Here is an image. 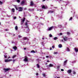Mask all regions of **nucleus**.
Wrapping results in <instances>:
<instances>
[{"instance_id": "obj_1", "label": "nucleus", "mask_w": 78, "mask_h": 78, "mask_svg": "<svg viewBox=\"0 0 78 78\" xmlns=\"http://www.w3.org/2000/svg\"><path fill=\"white\" fill-rule=\"evenodd\" d=\"M15 8L16 10H18V11H19L20 12H22V11H23V7H19L18 8H17V7L16 6H15Z\"/></svg>"}, {"instance_id": "obj_2", "label": "nucleus", "mask_w": 78, "mask_h": 78, "mask_svg": "<svg viewBox=\"0 0 78 78\" xmlns=\"http://www.w3.org/2000/svg\"><path fill=\"white\" fill-rule=\"evenodd\" d=\"M24 61L25 62H27V61L28 60V57H27V56H25L24 57Z\"/></svg>"}, {"instance_id": "obj_3", "label": "nucleus", "mask_w": 78, "mask_h": 78, "mask_svg": "<svg viewBox=\"0 0 78 78\" xmlns=\"http://www.w3.org/2000/svg\"><path fill=\"white\" fill-rule=\"evenodd\" d=\"M63 40L64 41H67V40H68V37L66 36H65L64 37H63Z\"/></svg>"}, {"instance_id": "obj_4", "label": "nucleus", "mask_w": 78, "mask_h": 78, "mask_svg": "<svg viewBox=\"0 0 78 78\" xmlns=\"http://www.w3.org/2000/svg\"><path fill=\"white\" fill-rule=\"evenodd\" d=\"M12 59H5V62H9V61H12Z\"/></svg>"}, {"instance_id": "obj_5", "label": "nucleus", "mask_w": 78, "mask_h": 78, "mask_svg": "<svg viewBox=\"0 0 78 78\" xmlns=\"http://www.w3.org/2000/svg\"><path fill=\"white\" fill-rule=\"evenodd\" d=\"M33 5H34V2H33V1H31L30 2V6H33Z\"/></svg>"}, {"instance_id": "obj_6", "label": "nucleus", "mask_w": 78, "mask_h": 78, "mask_svg": "<svg viewBox=\"0 0 78 78\" xmlns=\"http://www.w3.org/2000/svg\"><path fill=\"white\" fill-rule=\"evenodd\" d=\"M53 28V27L52 26L50 27L48 29V31H50V30H52V28Z\"/></svg>"}, {"instance_id": "obj_7", "label": "nucleus", "mask_w": 78, "mask_h": 78, "mask_svg": "<svg viewBox=\"0 0 78 78\" xmlns=\"http://www.w3.org/2000/svg\"><path fill=\"white\" fill-rule=\"evenodd\" d=\"M4 70H5V72H7V71H8V70H9V68L4 69Z\"/></svg>"}, {"instance_id": "obj_8", "label": "nucleus", "mask_w": 78, "mask_h": 78, "mask_svg": "<svg viewBox=\"0 0 78 78\" xmlns=\"http://www.w3.org/2000/svg\"><path fill=\"white\" fill-rule=\"evenodd\" d=\"M67 60H66L64 62V66H66V64H67Z\"/></svg>"}, {"instance_id": "obj_9", "label": "nucleus", "mask_w": 78, "mask_h": 78, "mask_svg": "<svg viewBox=\"0 0 78 78\" xmlns=\"http://www.w3.org/2000/svg\"><path fill=\"white\" fill-rule=\"evenodd\" d=\"M28 38L27 37H24L23 38V40H28Z\"/></svg>"}, {"instance_id": "obj_10", "label": "nucleus", "mask_w": 78, "mask_h": 78, "mask_svg": "<svg viewBox=\"0 0 78 78\" xmlns=\"http://www.w3.org/2000/svg\"><path fill=\"white\" fill-rule=\"evenodd\" d=\"M67 72L69 73H71V72H72V70H71V69L69 70H68Z\"/></svg>"}, {"instance_id": "obj_11", "label": "nucleus", "mask_w": 78, "mask_h": 78, "mask_svg": "<svg viewBox=\"0 0 78 78\" xmlns=\"http://www.w3.org/2000/svg\"><path fill=\"white\" fill-rule=\"evenodd\" d=\"M49 67H53V65L51 64H50L49 66Z\"/></svg>"}, {"instance_id": "obj_12", "label": "nucleus", "mask_w": 78, "mask_h": 78, "mask_svg": "<svg viewBox=\"0 0 78 78\" xmlns=\"http://www.w3.org/2000/svg\"><path fill=\"white\" fill-rule=\"evenodd\" d=\"M17 48L16 46L13 47V49H14V50H17Z\"/></svg>"}, {"instance_id": "obj_13", "label": "nucleus", "mask_w": 78, "mask_h": 78, "mask_svg": "<svg viewBox=\"0 0 78 78\" xmlns=\"http://www.w3.org/2000/svg\"><path fill=\"white\" fill-rule=\"evenodd\" d=\"M75 51L76 52H78V49H77L76 48H74Z\"/></svg>"}, {"instance_id": "obj_14", "label": "nucleus", "mask_w": 78, "mask_h": 78, "mask_svg": "<svg viewBox=\"0 0 78 78\" xmlns=\"http://www.w3.org/2000/svg\"><path fill=\"white\" fill-rule=\"evenodd\" d=\"M62 44H60L58 45V47L59 48H61V47H62Z\"/></svg>"}, {"instance_id": "obj_15", "label": "nucleus", "mask_w": 78, "mask_h": 78, "mask_svg": "<svg viewBox=\"0 0 78 78\" xmlns=\"http://www.w3.org/2000/svg\"><path fill=\"white\" fill-rule=\"evenodd\" d=\"M25 3V2L24 1H23L21 3V5H23Z\"/></svg>"}, {"instance_id": "obj_16", "label": "nucleus", "mask_w": 78, "mask_h": 78, "mask_svg": "<svg viewBox=\"0 0 78 78\" xmlns=\"http://www.w3.org/2000/svg\"><path fill=\"white\" fill-rule=\"evenodd\" d=\"M29 11H34V9H29Z\"/></svg>"}, {"instance_id": "obj_17", "label": "nucleus", "mask_w": 78, "mask_h": 78, "mask_svg": "<svg viewBox=\"0 0 78 78\" xmlns=\"http://www.w3.org/2000/svg\"><path fill=\"white\" fill-rule=\"evenodd\" d=\"M42 9H46V7L44 5H43L42 6Z\"/></svg>"}, {"instance_id": "obj_18", "label": "nucleus", "mask_w": 78, "mask_h": 78, "mask_svg": "<svg viewBox=\"0 0 78 78\" xmlns=\"http://www.w3.org/2000/svg\"><path fill=\"white\" fill-rule=\"evenodd\" d=\"M7 55V53L5 54V55H4V56L5 58H6L7 57V55Z\"/></svg>"}, {"instance_id": "obj_19", "label": "nucleus", "mask_w": 78, "mask_h": 78, "mask_svg": "<svg viewBox=\"0 0 78 78\" xmlns=\"http://www.w3.org/2000/svg\"><path fill=\"white\" fill-rule=\"evenodd\" d=\"M12 11L13 12H15V9L14 8H12Z\"/></svg>"}, {"instance_id": "obj_20", "label": "nucleus", "mask_w": 78, "mask_h": 78, "mask_svg": "<svg viewBox=\"0 0 78 78\" xmlns=\"http://www.w3.org/2000/svg\"><path fill=\"white\" fill-rule=\"evenodd\" d=\"M25 18H24L23 20L21 21V22H25Z\"/></svg>"}, {"instance_id": "obj_21", "label": "nucleus", "mask_w": 78, "mask_h": 78, "mask_svg": "<svg viewBox=\"0 0 78 78\" xmlns=\"http://www.w3.org/2000/svg\"><path fill=\"white\" fill-rule=\"evenodd\" d=\"M15 30H18V27H17V26H16L15 27Z\"/></svg>"}, {"instance_id": "obj_22", "label": "nucleus", "mask_w": 78, "mask_h": 78, "mask_svg": "<svg viewBox=\"0 0 78 78\" xmlns=\"http://www.w3.org/2000/svg\"><path fill=\"white\" fill-rule=\"evenodd\" d=\"M58 27L59 28H61L62 27V25H58Z\"/></svg>"}, {"instance_id": "obj_23", "label": "nucleus", "mask_w": 78, "mask_h": 78, "mask_svg": "<svg viewBox=\"0 0 78 78\" xmlns=\"http://www.w3.org/2000/svg\"><path fill=\"white\" fill-rule=\"evenodd\" d=\"M58 39V38L57 37H55L54 38V40H56Z\"/></svg>"}, {"instance_id": "obj_24", "label": "nucleus", "mask_w": 78, "mask_h": 78, "mask_svg": "<svg viewBox=\"0 0 78 78\" xmlns=\"http://www.w3.org/2000/svg\"><path fill=\"white\" fill-rule=\"evenodd\" d=\"M31 53H36V52L34 50H32L31 51Z\"/></svg>"}, {"instance_id": "obj_25", "label": "nucleus", "mask_w": 78, "mask_h": 78, "mask_svg": "<svg viewBox=\"0 0 78 78\" xmlns=\"http://www.w3.org/2000/svg\"><path fill=\"white\" fill-rule=\"evenodd\" d=\"M16 55H14L13 56V57H12V58L14 59V58H16Z\"/></svg>"}, {"instance_id": "obj_26", "label": "nucleus", "mask_w": 78, "mask_h": 78, "mask_svg": "<svg viewBox=\"0 0 78 78\" xmlns=\"http://www.w3.org/2000/svg\"><path fill=\"white\" fill-rule=\"evenodd\" d=\"M67 51H70V49H69V48H67Z\"/></svg>"}, {"instance_id": "obj_27", "label": "nucleus", "mask_w": 78, "mask_h": 78, "mask_svg": "<svg viewBox=\"0 0 78 78\" xmlns=\"http://www.w3.org/2000/svg\"><path fill=\"white\" fill-rule=\"evenodd\" d=\"M17 2L20 3V0H17Z\"/></svg>"}, {"instance_id": "obj_28", "label": "nucleus", "mask_w": 78, "mask_h": 78, "mask_svg": "<svg viewBox=\"0 0 78 78\" xmlns=\"http://www.w3.org/2000/svg\"><path fill=\"white\" fill-rule=\"evenodd\" d=\"M73 75H75L76 74V72H75V71H73Z\"/></svg>"}, {"instance_id": "obj_29", "label": "nucleus", "mask_w": 78, "mask_h": 78, "mask_svg": "<svg viewBox=\"0 0 78 78\" xmlns=\"http://www.w3.org/2000/svg\"><path fill=\"white\" fill-rule=\"evenodd\" d=\"M25 25H26V26H27L28 25V23L27 22H26L25 23Z\"/></svg>"}, {"instance_id": "obj_30", "label": "nucleus", "mask_w": 78, "mask_h": 78, "mask_svg": "<svg viewBox=\"0 0 78 78\" xmlns=\"http://www.w3.org/2000/svg\"><path fill=\"white\" fill-rule=\"evenodd\" d=\"M42 75L44 77H45L46 76H45V73L43 74Z\"/></svg>"}, {"instance_id": "obj_31", "label": "nucleus", "mask_w": 78, "mask_h": 78, "mask_svg": "<svg viewBox=\"0 0 78 78\" xmlns=\"http://www.w3.org/2000/svg\"><path fill=\"white\" fill-rule=\"evenodd\" d=\"M52 36H53L51 34H49V37H52Z\"/></svg>"}, {"instance_id": "obj_32", "label": "nucleus", "mask_w": 78, "mask_h": 78, "mask_svg": "<svg viewBox=\"0 0 78 78\" xmlns=\"http://www.w3.org/2000/svg\"><path fill=\"white\" fill-rule=\"evenodd\" d=\"M37 66L38 68H39V67H40V66H39V64H37Z\"/></svg>"}, {"instance_id": "obj_33", "label": "nucleus", "mask_w": 78, "mask_h": 78, "mask_svg": "<svg viewBox=\"0 0 78 78\" xmlns=\"http://www.w3.org/2000/svg\"><path fill=\"white\" fill-rule=\"evenodd\" d=\"M72 19H73L72 17H71L70 18V19H69V21L71 20H72Z\"/></svg>"}, {"instance_id": "obj_34", "label": "nucleus", "mask_w": 78, "mask_h": 78, "mask_svg": "<svg viewBox=\"0 0 78 78\" xmlns=\"http://www.w3.org/2000/svg\"><path fill=\"white\" fill-rule=\"evenodd\" d=\"M67 34L68 35H70V32H67Z\"/></svg>"}, {"instance_id": "obj_35", "label": "nucleus", "mask_w": 78, "mask_h": 78, "mask_svg": "<svg viewBox=\"0 0 78 78\" xmlns=\"http://www.w3.org/2000/svg\"><path fill=\"white\" fill-rule=\"evenodd\" d=\"M57 53H58V52H55L54 53V55H55V54H57Z\"/></svg>"}, {"instance_id": "obj_36", "label": "nucleus", "mask_w": 78, "mask_h": 78, "mask_svg": "<svg viewBox=\"0 0 78 78\" xmlns=\"http://www.w3.org/2000/svg\"><path fill=\"white\" fill-rule=\"evenodd\" d=\"M54 12L53 11H50L49 12L51 13H53Z\"/></svg>"}, {"instance_id": "obj_37", "label": "nucleus", "mask_w": 78, "mask_h": 78, "mask_svg": "<svg viewBox=\"0 0 78 78\" xmlns=\"http://www.w3.org/2000/svg\"><path fill=\"white\" fill-rule=\"evenodd\" d=\"M23 22L22 21H21V25H23Z\"/></svg>"}, {"instance_id": "obj_38", "label": "nucleus", "mask_w": 78, "mask_h": 78, "mask_svg": "<svg viewBox=\"0 0 78 78\" xmlns=\"http://www.w3.org/2000/svg\"><path fill=\"white\" fill-rule=\"evenodd\" d=\"M59 68H60V66H57V69H59Z\"/></svg>"}, {"instance_id": "obj_39", "label": "nucleus", "mask_w": 78, "mask_h": 78, "mask_svg": "<svg viewBox=\"0 0 78 78\" xmlns=\"http://www.w3.org/2000/svg\"><path fill=\"white\" fill-rule=\"evenodd\" d=\"M16 61V60H15V59L13 60V63H14V62H15V61Z\"/></svg>"}, {"instance_id": "obj_40", "label": "nucleus", "mask_w": 78, "mask_h": 78, "mask_svg": "<svg viewBox=\"0 0 78 78\" xmlns=\"http://www.w3.org/2000/svg\"><path fill=\"white\" fill-rule=\"evenodd\" d=\"M18 37L19 38H20L21 37H22V36H21L20 35H18Z\"/></svg>"}, {"instance_id": "obj_41", "label": "nucleus", "mask_w": 78, "mask_h": 78, "mask_svg": "<svg viewBox=\"0 0 78 78\" xmlns=\"http://www.w3.org/2000/svg\"><path fill=\"white\" fill-rule=\"evenodd\" d=\"M60 36H62V33H60L59 34Z\"/></svg>"}, {"instance_id": "obj_42", "label": "nucleus", "mask_w": 78, "mask_h": 78, "mask_svg": "<svg viewBox=\"0 0 78 78\" xmlns=\"http://www.w3.org/2000/svg\"><path fill=\"white\" fill-rule=\"evenodd\" d=\"M0 4H3V2H2V1H0Z\"/></svg>"}, {"instance_id": "obj_43", "label": "nucleus", "mask_w": 78, "mask_h": 78, "mask_svg": "<svg viewBox=\"0 0 78 78\" xmlns=\"http://www.w3.org/2000/svg\"><path fill=\"white\" fill-rule=\"evenodd\" d=\"M39 75V74H38V73H36V75L37 76H38V75Z\"/></svg>"}, {"instance_id": "obj_44", "label": "nucleus", "mask_w": 78, "mask_h": 78, "mask_svg": "<svg viewBox=\"0 0 78 78\" xmlns=\"http://www.w3.org/2000/svg\"><path fill=\"white\" fill-rule=\"evenodd\" d=\"M61 71H62V72H64V69H61Z\"/></svg>"}, {"instance_id": "obj_45", "label": "nucleus", "mask_w": 78, "mask_h": 78, "mask_svg": "<svg viewBox=\"0 0 78 78\" xmlns=\"http://www.w3.org/2000/svg\"><path fill=\"white\" fill-rule=\"evenodd\" d=\"M52 48H55V46H52Z\"/></svg>"}, {"instance_id": "obj_46", "label": "nucleus", "mask_w": 78, "mask_h": 78, "mask_svg": "<svg viewBox=\"0 0 78 78\" xmlns=\"http://www.w3.org/2000/svg\"><path fill=\"white\" fill-rule=\"evenodd\" d=\"M13 19H17V17H14Z\"/></svg>"}, {"instance_id": "obj_47", "label": "nucleus", "mask_w": 78, "mask_h": 78, "mask_svg": "<svg viewBox=\"0 0 78 78\" xmlns=\"http://www.w3.org/2000/svg\"><path fill=\"white\" fill-rule=\"evenodd\" d=\"M46 57L47 58H49V56H46Z\"/></svg>"}, {"instance_id": "obj_48", "label": "nucleus", "mask_w": 78, "mask_h": 78, "mask_svg": "<svg viewBox=\"0 0 78 78\" xmlns=\"http://www.w3.org/2000/svg\"><path fill=\"white\" fill-rule=\"evenodd\" d=\"M61 42H64V41H63V40H61Z\"/></svg>"}, {"instance_id": "obj_49", "label": "nucleus", "mask_w": 78, "mask_h": 78, "mask_svg": "<svg viewBox=\"0 0 78 78\" xmlns=\"http://www.w3.org/2000/svg\"><path fill=\"white\" fill-rule=\"evenodd\" d=\"M5 31H8V29H5Z\"/></svg>"}, {"instance_id": "obj_50", "label": "nucleus", "mask_w": 78, "mask_h": 78, "mask_svg": "<svg viewBox=\"0 0 78 78\" xmlns=\"http://www.w3.org/2000/svg\"><path fill=\"white\" fill-rule=\"evenodd\" d=\"M46 0H43L42 1V2H45V1ZM47 1L48 0H47Z\"/></svg>"}, {"instance_id": "obj_51", "label": "nucleus", "mask_w": 78, "mask_h": 78, "mask_svg": "<svg viewBox=\"0 0 78 78\" xmlns=\"http://www.w3.org/2000/svg\"><path fill=\"white\" fill-rule=\"evenodd\" d=\"M44 38H42V39H43V40H44Z\"/></svg>"}, {"instance_id": "obj_52", "label": "nucleus", "mask_w": 78, "mask_h": 78, "mask_svg": "<svg viewBox=\"0 0 78 78\" xmlns=\"http://www.w3.org/2000/svg\"><path fill=\"white\" fill-rule=\"evenodd\" d=\"M47 62H49V60H47Z\"/></svg>"}, {"instance_id": "obj_53", "label": "nucleus", "mask_w": 78, "mask_h": 78, "mask_svg": "<svg viewBox=\"0 0 78 78\" xmlns=\"http://www.w3.org/2000/svg\"><path fill=\"white\" fill-rule=\"evenodd\" d=\"M49 58H51V56H49Z\"/></svg>"}, {"instance_id": "obj_54", "label": "nucleus", "mask_w": 78, "mask_h": 78, "mask_svg": "<svg viewBox=\"0 0 78 78\" xmlns=\"http://www.w3.org/2000/svg\"><path fill=\"white\" fill-rule=\"evenodd\" d=\"M51 49H52L51 48H50V50H51Z\"/></svg>"}, {"instance_id": "obj_55", "label": "nucleus", "mask_w": 78, "mask_h": 78, "mask_svg": "<svg viewBox=\"0 0 78 78\" xmlns=\"http://www.w3.org/2000/svg\"><path fill=\"white\" fill-rule=\"evenodd\" d=\"M24 50H26V48H24Z\"/></svg>"}, {"instance_id": "obj_56", "label": "nucleus", "mask_w": 78, "mask_h": 78, "mask_svg": "<svg viewBox=\"0 0 78 78\" xmlns=\"http://www.w3.org/2000/svg\"><path fill=\"white\" fill-rule=\"evenodd\" d=\"M26 28H28V26H26Z\"/></svg>"}, {"instance_id": "obj_57", "label": "nucleus", "mask_w": 78, "mask_h": 78, "mask_svg": "<svg viewBox=\"0 0 78 78\" xmlns=\"http://www.w3.org/2000/svg\"><path fill=\"white\" fill-rule=\"evenodd\" d=\"M57 78H60V77H58Z\"/></svg>"}, {"instance_id": "obj_58", "label": "nucleus", "mask_w": 78, "mask_h": 78, "mask_svg": "<svg viewBox=\"0 0 78 78\" xmlns=\"http://www.w3.org/2000/svg\"><path fill=\"white\" fill-rule=\"evenodd\" d=\"M9 58H10V57H9L8 58V59H9Z\"/></svg>"}, {"instance_id": "obj_59", "label": "nucleus", "mask_w": 78, "mask_h": 78, "mask_svg": "<svg viewBox=\"0 0 78 78\" xmlns=\"http://www.w3.org/2000/svg\"><path fill=\"white\" fill-rule=\"evenodd\" d=\"M25 9V10L27 9V8H25V9Z\"/></svg>"}, {"instance_id": "obj_60", "label": "nucleus", "mask_w": 78, "mask_h": 78, "mask_svg": "<svg viewBox=\"0 0 78 78\" xmlns=\"http://www.w3.org/2000/svg\"><path fill=\"white\" fill-rule=\"evenodd\" d=\"M13 35V36H15L16 35H15V34H14Z\"/></svg>"}, {"instance_id": "obj_61", "label": "nucleus", "mask_w": 78, "mask_h": 78, "mask_svg": "<svg viewBox=\"0 0 78 78\" xmlns=\"http://www.w3.org/2000/svg\"><path fill=\"white\" fill-rule=\"evenodd\" d=\"M1 25V22H0V25Z\"/></svg>"}, {"instance_id": "obj_62", "label": "nucleus", "mask_w": 78, "mask_h": 78, "mask_svg": "<svg viewBox=\"0 0 78 78\" xmlns=\"http://www.w3.org/2000/svg\"><path fill=\"white\" fill-rule=\"evenodd\" d=\"M29 44H31V43H30V42H29Z\"/></svg>"}, {"instance_id": "obj_63", "label": "nucleus", "mask_w": 78, "mask_h": 78, "mask_svg": "<svg viewBox=\"0 0 78 78\" xmlns=\"http://www.w3.org/2000/svg\"><path fill=\"white\" fill-rule=\"evenodd\" d=\"M27 22H28V20H27Z\"/></svg>"}, {"instance_id": "obj_64", "label": "nucleus", "mask_w": 78, "mask_h": 78, "mask_svg": "<svg viewBox=\"0 0 78 78\" xmlns=\"http://www.w3.org/2000/svg\"><path fill=\"white\" fill-rule=\"evenodd\" d=\"M60 1H61V0H60Z\"/></svg>"}]
</instances>
